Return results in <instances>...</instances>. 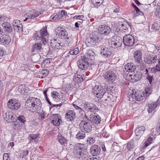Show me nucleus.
Returning a JSON list of instances; mask_svg holds the SVG:
<instances>
[{
  "label": "nucleus",
  "instance_id": "nucleus-1",
  "mask_svg": "<svg viewBox=\"0 0 160 160\" xmlns=\"http://www.w3.org/2000/svg\"><path fill=\"white\" fill-rule=\"evenodd\" d=\"M41 103L40 100L35 98H29L26 101L25 107L28 111H37L41 109Z\"/></svg>",
  "mask_w": 160,
  "mask_h": 160
},
{
  "label": "nucleus",
  "instance_id": "nucleus-2",
  "mask_svg": "<svg viewBox=\"0 0 160 160\" xmlns=\"http://www.w3.org/2000/svg\"><path fill=\"white\" fill-rule=\"evenodd\" d=\"M73 152L75 157L80 159H85L88 155V153L84 148L83 144L79 143L74 146Z\"/></svg>",
  "mask_w": 160,
  "mask_h": 160
},
{
  "label": "nucleus",
  "instance_id": "nucleus-3",
  "mask_svg": "<svg viewBox=\"0 0 160 160\" xmlns=\"http://www.w3.org/2000/svg\"><path fill=\"white\" fill-rule=\"evenodd\" d=\"M88 117L86 114L84 115V116L80 117L81 122L79 126L81 131L86 133H89L92 130V126L89 122L88 121Z\"/></svg>",
  "mask_w": 160,
  "mask_h": 160
},
{
  "label": "nucleus",
  "instance_id": "nucleus-4",
  "mask_svg": "<svg viewBox=\"0 0 160 160\" xmlns=\"http://www.w3.org/2000/svg\"><path fill=\"white\" fill-rule=\"evenodd\" d=\"M48 34L46 28H42L40 31L39 34L36 33L34 35V40L39 41H42L44 45L47 43L48 41Z\"/></svg>",
  "mask_w": 160,
  "mask_h": 160
},
{
  "label": "nucleus",
  "instance_id": "nucleus-5",
  "mask_svg": "<svg viewBox=\"0 0 160 160\" xmlns=\"http://www.w3.org/2000/svg\"><path fill=\"white\" fill-rule=\"evenodd\" d=\"M104 89L101 86H96L92 89V91L93 95L100 98H102L106 92L109 93L108 86H105Z\"/></svg>",
  "mask_w": 160,
  "mask_h": 160
},
{
  "label": "nucleus",
  "instance_id": "nucleus-6",
  "mask_svg": "<svg viewBox=\"0 0 160 160\" xmlns=\"http://www.w3.org/2000/svg\"><path fill=\"white\" fill-rule=\"evenodd\" d=\"M99 36L98 34H93L90 35L86 40V43L87 44V45L92 47L96 45L101 40V38H99Z\"/></svg>",
  "mask_w": 160,
  "mask_h": 160
},
{
  "label": "nucleus",
  "instance_id": "nucleus-7",
  "mask_svg": "<svg viewBox=\"0 0 160 160\" xmlns=\"http://www.w3.org/2000/svg\"><path fill=\"white\" fill-rule=\"evenodd\" d=\"M104 78L108 82H113L117 79V75L113 71L109 70L106 72L103 76Z\"/></svg>",
  "mask_w": 160,
  "mask_h": 160
},
{
  "label": "nucleus",
  "instance_id": "nucleus-8",
  "mask_svg": "<svg viewBox=\"0 0 160 160\" xmlns=\"http://www.w3.org/2000/svg\"><path fill=\"white\" fill-rule=\"evenodd\" d=\"M124 44L128 46H132L136 42L135 38L129 34L125 35L123 38Z\"/></svg>",
  "mask_w": 160,
  "mask_h": 160
},
{
  "label": "nucleus",
  "instance_id": "nucleus-9",
  "mask_svg": "<svg viewBox=\"0 0 160 160\" xmlns=\"http://www.w3.org/2000/svg\"><path fill=\"white\" fill-rule=\"evenodd\" d=\"M77 65L78 68L81 69L82 70L87 69L89 66L87 58H85V57L81 56L77 62Z\"/></svg>",
  "mask_w": 160,
  "mask_h": 160
},
{
  "label": "nucleus",
  "instance_id": "nucleus-10",
  "mask_svg": "<svg viewBox=\"0 0 160 160\" xmlns=\"http://www.w3.org/2000/svg\"><path fill=\"white\" fill-rule=\"evenodd\" d=\"M132 92H133L131 93L129 95L130 101H133L134 98L137 101H141L143 99L144 94L140 93L139 91H135L134 93V91Z\"/></svg>",
  "mask_w": 160,
  "mask_h": 160
},
{
  "label": "nucleus",
  "instance_id": "nucleus-11",
  "mask_svg": "<svg viewBox=\"0 0 160 160\" xmlns=\"http://www.w3.org/2000/svg\"><path fill=\"white\" fill-rule=\"evenodd\" d=\"M3 117L4 120L8 122H14L16 120V116L11 112H3Z\"/></svg>",
  "mask_w": 160,
  "mask_h": 160
},
{
  "label": "nucleus",
  "instance_id": "nucleus-12",
  "mask_svg": "<svg viewBox=\"0 0 160 160\" xmlns=\"http://www.w3.org/2000/svg\"><path fill=\"white\" fill-rule=\"evenodd\" d=\"M84 108L88 111V114L93 113L98 110V108L93 104L86 102L83 105Z\"/></svg>",
  "mask_w": 160,
  "mask_h": 160
},
{
  "label": "nucleus",
  "instance_id": "nucleus-13",
  "mask_svg": "<svg viewBox=\"0 0 160 160\" xmlns=\"http://www.w3.org/2000/svg\"><path fill=\"white\" fill-rule=\"evenodd\" d=\"M55 33L57 36L62 39L66 38L68 36L66 29L62 27H58L55 30Z\"/></svg>",
  "mask_w": 160,
  "mask_h": 160
},
{
  "label": "nucleus",
  "instance_id": "nucleus-14",
  "mask_svg": "<svg viewBox=\"0 0 160 160\" xmlns=\"http://www.w3.org/2000/svg\"><path fill=\"white\" fill-rule=\"evenodd\" d=\"M66 12L64 10H61L58 13L53 14L50 17V20L53 21L58 20L61 19L66 14Z\"/></svg>",
  "mask_w": 160,
  "mask_h": 160
},
{
  "label": "nucleus",
  "instance_id": "nucleus-15",
  "mask_svg": "<svg viewBox=\"0 0 160 160\" xmlns=\"http://www.w3.org/2000/svg\"><path fill=\"white\" fill-rule=\"evenodd\" d=\"M65 118L67 121L73 122L76 119V113L73 110H68L66 112Z\"/></svg>",
  "mask_w": 160,
  "mask_h": 160
},
{
  "label": "nucleus",
  "instance_id": "nucleus-16",
  "mask_svg": "<svg viewBox=\"0 0 160 160\" xmlns=\"http://www.w3.org/2000/svg\"><path fill=\"white\" fill-rule=\"evenodd\" d=\"M98 31L101 34L106 35L110 32L111 29L110 27L108 25H102L98 27Z\"/></svg>",
  "mask_w": 160,
  "mask_h": 160
},
{
  "label": "nucleus",
  "instance_id": "nucleus-17",
  "mask_svg": "<svg viewBox=\"0 0 160 160\" xmlns=\"http://www.w3.org/2000/svg\"><path fill=\"white\" fill-rule=\"evenodd\" d=\"M114 40L113 38L108 39V44L110 47L115 48L121 46L122 42V39H119V41Z\"/></svg>",
  "mask_w": 160,
  "mask_h": 160
},
{
  "label": "nucleus",
  "instance_id": "nucleus-18",
  "mask_svg": "<svg viewBox=\"0 0 160 160\" xmlns=\"http://www.w3.org/2000/svg\"><path fill=\"white\" fill-rule=\"evenodd\" d=\"M7 106L8 108L12 110H17L20 106V103L15 100H10L8 102Z\"/></svg>",
  "mask_w": 160,
  "mask_h": 160
},
{
  "label": "nucleus",
  "instance_id": "nucleus-19",
  "mask_svg": "<svg viewBox=\"0 0 160 160\" xmlns=\"http://www.w3.org/2000/svg\"><path fill=\"white\" fill-rule=\"evenodd\" d=\"M158 59L157 56L148 54L144 58V61L147 64H152L155 63Z\"/></svg>",
  "mask_w": 160,
  "mask_h": 160
},
{
  "label": "nucleus",
  "instance_id": "nucleus-20",
  "mask_svg": "<svg viewBox=\"0 0 160 160\" xmlns=\"http://www.w3.org/2000/svg\"><path fill=\"white\" fill-rule=\"evenodd\" d=\"M95 114V113L90 114L89 116H88V119H89L93 123L98 124L101 121V118L99 116Z\"/></svg>",
  "mask_w": 160,
  "mask_h": 160
},
{
  "label": "nucleus",
  "instance_id": "nucleus-21",
  "mask_svg": "<svg viewBox=\"0 0 160 160\" xmlns=\"http://www.w3.org/2000/svg\"><path fill=\"white\" fill-rule=\"evenodd\" d=\"M100 151V147L97 145H93L90 148V153L93 156H96L98 155Z\"/></svg>",
  "mask_w": 160,
  "mask_h": 160
},
{
  "label": "nucleus",
  "instance_id": "nucleus-22",
  "mask_svg": "<svg viewBox=\"0 0 160 160\" xmlns=\"http://www.w3.org/2000/svg\"><path fill=\"white\" fill-rule=\"evenodd\" d=\"M52 117L53 120H52V123L54 126H59L62 122L60 116L58 115L57 114H55L52 115Z\"/></svg>",
  "mask_w": 160,
  "mask_h": 160
},
{
  "label": "nucleus",
  "instance_id": "nucleus-23",
  "mask_svg": "<svg viewBox=\"0 0 160 160\" xmlns=\"http://www.w3.org/2000/svg\"><path fill=\"white\" fill-rule=\"evenodd\" d=\"M142 77V74L140 72H136L134 74H130L129 78L132 80V82H136L139 80Z\"/></svg>",
  "mask_w": 160,
  "mask_h": 160
},
{
  "label": "nucleus",
  "instance_id": "nucleus-24",
  "mask_svg": "<svg viewBox=\"0 0 160 160\" xmlns=\"http://www.w3.org/2000/svg\"><path fill=\"white\" fill-rule=\"evenodd\" d=\"M28 18L30 19H34L41 14V12H38L35 10H32L29 11L27 13Z\"/></svg>",
  "mask_w": 160,
  "mask_h": 160
},
{
  "label": "nucleus",
  "instance_id": "nucleus-25",
  "mask_svg": "<svg viewBox=\"0 0 160 160\" xmlns=\"http://www.w3.org/2000/svg\"><path fill=\"white\" fill-rule=\"evenodd\" d=\"M85 78V75L84 74L79 73L77 72L73 77V80L78 83H80L82 82Z\"/></svg>",
  "mask_w": 160,
  "mask_h": 160
},
{
  "label": "nucleus",
  "instance_id": "nucleus-26",
  "mask_svg": "<svg viewBox=\"0 0 160 160\" xmlns=\"http://www.w3.org/2000/svg\"><path fill=\"white\" fill-rule=\"evenodd\" d=\"M40 134L39 133L36 134H29L28 139L30 141V142H34L36 143L38 142L39 139L40 138Z\"/></svg>",
  "mask_w": 160,
  "mask_h": 160
},
{
  "label": "nucleus",
  "instance_id": "nucleus-27",
  "mask_svg": "<svg viewBox=\"0 0 160 160\" xmlns=\"http://www.w3.org/2000/svg\"><path fill=\"white\" fill-rule=\"evenodd\" d=\"M1 43L2 44H8L11 41V38L8 35L3 34L1 37Z\"/></svg>",
  "mask_w": 160,
  "mask_h": 160
},
{
  "label": "nucleus",
  "instance_id": "nucleus-28",
  "mask_svg": "<svg viewBox=\"0 0 160 160\" xmlns=\"http://www.w3.org/2000/svg\"><path fill=\"white\" fill-rule=\"evenodd\" d=\"M101 53L105 58L108 57L111 55L112 52L106 47H102L101 48Z\"/></svg>",
  "mask_w": 160,
  "mask_h": 160
},
{
  "label": "nucleus",
  "instance_id": "nucleus-29",
  "mask_svg": "<svg viewBox=\"0 0 160 160\" xmlns=\"http://www.w3.org/2000/svg\"><path fill=\"white\" fill-rule=\"evenodd\" d=\"M18 92L20 94L26 93L29 90V88L25 84H22L18 87Z\"/></svg>",
  "mask_w": 160,
  "mask_h": 160
},
{
  "label": "nucleus",
  "instance_id": "nucleus-30",
  "mask_svg": "<svg viewBox=\"0 0 160 160\" xmlns=\"http://www.w3.org/2000/svg\"><path fill=\"white\" fill-rule=\"evenodd\" d=\"M42 45L40 42H37L34 44L32 46L31 51L38 52L41 51L42 49Z\"/></svg>",
  "mask_w": 160,
  "mask_h": 160
},
{
  "label": "nucleus",
  "instance_id": "nucleus-31",
  "mask_svg": "<svg viewBox=\"0 0 160 160\" xmlns=\"http://www.w3.org/2000/svg\"><path fill=\"white\" fill-rule=\"evenodd\" d=\"M125 70L128 72H132L134 71L135 69V66L133 65V64L129 63L125 66Z\"/></svg>",
  "mask_w": 160,
  "mask_h": 160
},
{
  "label": "nucleus",
  "instance_id": "nucleus-32",
  "mask_svg": "<svg viewBox=\"0 0 160 160\" xmlns=\"http://www.w3.org/2000/svg\"><path fill=\"white\" fill-rule=\"evenodd\" d=\"M160 104V100H158L155 103H152L149 104L148 111L149 113H151L158 105Z\"/></svg>",
  "mask_w": 160,
  "mask_h": 160
},
{
  "label": "nucleus",
  "instance_id": "nucleus-33",
  "mask_svg": "<svg viewBox=\"0 0 160 160\" xmlns=\"http://www.w3.org/2000/svg\"><path fill=\"white\" fill-rule=\"evenodd\" d=\"M145 128L144 126H140L137 128L135 133L137 136H141L144 133Z\"/></svg>",
  "mask_w": 160,
  "mask_h": 160
},
{
  "label": "nucleus",
  "instance_id": "nucleus-34",
  "mask_svg": "<svg viewBox=\"0 0 160 160\" xmlns=\"http://www.w3.org/2000/svg\"><path fill=\"white\" fill-rule=\"evenodd\" d=\"M2 26L3 29L6 32H10L12 30L11 25L9 22H4L2 24Z\"/></svg>",
  "mask_w": 160,
  "mask_h": 160
},
{
  "label": "nucleus",
  "instance_id": "nucleus-35",
  "mask_svg": "<svg viewBox=\"0 0 160 160\" xmlns=\"http://www.w3.org/2000/svg\"><path fill=\"white\" fill-rule=\"evenodd\" d=\"M142 55V52L140 51H136L134 53V58L138 62H140L141 60Z\"/></svg>",
  "mask_w": 160,
  "mask_h": 160
},
{
  "label": "nucleus",
  "instance_id": "nucleus-36",
  "mask_svg": "<svg viewBox=\"0 0 160 160\" xmlns=\"http://www.w3.org/2000/svg\"><path fill=\"white\" fill-rule=\"evenodd\" d=\"M119 26L120 27V29L123 32H126L128 30V29L130 28V25L128 23H121Z\"/></svg>",
  "mask_w": 160,
  "mask_h": 160
},
{
  "label": "nucleus",
  "instance_id": "nucleus-37",
  "mask_svg": "<svg viewBox=\"0 0 160 160\" xmlns=\"http://www.w3.org/2000/svg\"><path fill=\"white\" fill-rule=\"evenodd\" d=\"M94 55V53L92 50H88L87 51L86 53L85 56L83 57H85V58H87V60H88L89 59H92L91 58H93Z\"/></svg>",
  "mask_w": 160,
  "mask_h": 160
},
{
  "label": "nucleus",
  "instance_id": "nucleus-38",
  "mask_svg": "<svg viewBox=\"0 0 160 160\" xmlns=\"http://www.w3.org/2000/svg\"><path fill=\"white\" fill-rule=\"evenodd\" d=\"M74 108L78 112L81 114V117H82L84 116V115L86 114L84 111V110L82 108H81L79 106L76 105L75 104L72 103V104Z\"/></svg>",
  "mask_w": 160,
  "mask_h": 160
},
{
  "label": "nucleus",
  "instance_id": "nucleus-39",
  "mask_svg": "<svg viewBox=\"0 0 160 160\" xmlns=\"http://www.w3.org/2000/svg\"><path fill=\"white\" fill-rule=\"evenodd\" d=\"M85 132H84L79 131L76 135V138L78 139H84L86 137Z\"/></svg>",
  "mask_w": 160,
  "mask_h": 160
},
{
  "label": "nucleus",
  "instance_id": "nucleus-40",
  "mask_svg": "<svg viewBox=\"0 0 160 160\" xmlns=\"http://www.w3.org/2000/svg\"><path fill=\"white\" fill-rule=\"evenodd\" d=\"M103 0H91L92 4L95 7L98 8L103 2Z\"/></svg>",
  "mask_w": 160,
  "mask_h": 160
},
{
  "label": "nucleus",
  "instance_id": "nucleus-41",
  "mask_svg": "<svg viewBox=\"0 0 160 160\" xmlns=\"http://www.w3.org/2000/svg\"><path fill=\"white\" fill-rule=\"evenodd\" d=\"M153 138L151 137H149L144 143L143 148H145L149 145L152 142Z\"/></svg>",
  "mask_w": 160,
  "mask_h": 160
},
{
  "label": "nucleus",
  "instance_id": "nucleus-42",
  "mask_svg": "<svg viewBox=\"0 0 160 160\" xmlns=\"http://www.w3.org/2000/svg\"><path fill=\"white\" fill-rule=\"evenodd\" d=\"M152 90L149 87L146 88L142 94H144V97L146 96L148 97L151 93Z\"/></svg>",
  "mask_w": 160,
  "mask_h": 160
},
{
  "label": "nucleus",
  "instance_id": "nucleus-43",
  "mask_svg": "<svg viewBox=\"0 0 160 160\" xmlns=\"http://www.w3.org/2000/svg\"><path fill=\"white\" fill-rule=\"evenodd\" d=\"M58 140L59 142L61 144H64L66 141V140L65 138L61 135H58Z\"/></svg>",
  "mask_w": 160,
  "mask_h": 160
},
{
  "label": "nucleus",
  "instance_id": "nucleus-44",
  "mask_svg": "<svg viewBox=\"0 0 160 160\" xmlns=\"http://www.w3.org/2000/svg\"><path fill=\"white\" fill-rule=\"evenodd\" d=\"M38 119L41 121H43L45 118V113L43 111L40 112H38Z\"/></svg>",
  "mask_w": 160,
  "mask_h": 160
},
{
  "label": "nucleus",
  "instance_id": "nucleus-45",
  "mask_svg": "<svg viewBox=\"0 0 160 160\" xmlns=\"http://www.w3.org/2000/svg\"><path fill=\"white\" fill-rule=\"evenodd\" d=\"M16 120L18 119V121L22 124H24L26 122V119L25 117L23 115H20L17 118Z\"/></svg>",
  "mask_w": 160,
  "mask_h": 160
},
{
  "label": "nucleus",
  "instance_id": "nucleus-46",
  "mask_svg": "<svg viewBox=\"0 0 160 160\" xmlns=\"http://www.w3.org/2000/svg\"><path fill=\"white\" fill-rule=\"evenodd\" d=\"M48 71L47 70H42L41 73V75H39V78H42L45 77L48 74Z\"/></svg>",
  "mask_w": 160,
  "mask_h": 160
},
{
  "label": "nucleus",
  "instance_id": "nucleus-47",
  "mask_svg": "<svg viewBox=\"0 0 160 160\" xmlns=\"http://www.w3.org/2000/svg\"><path fill=\"white\" fill-rule=\"evenodd\" d=\"M87 142L88 144L91 145L95 142V140L93 137H90L87 138Z\"/></svg>",
  "mask_w": 160,
  "mask_h": 160
},
{
  "label": "nucleus",
  "instance_id": "nucleus-48",
  "mask_svg": "<svg viewBox=\"0 0 160 160\" xmlns=\"http://www.w3.org/2000/svg\"><path fill=\"white\" fill-rule=\"evenodd\" d=\"M28 150H23L22 152L20 154V156L22 158H27L28 157Z\"/></svg>",
  "mask_w": 160,
  "mask_h": 160
},
{
  "label": "nucleus",
  "instance_id": "nucleus-49",
  "mask_svg": "<svg viewBox=\"0 0 160 160\" xmlns=\"http://www.w3.org/2000/svg\"><path fill=\"white\" fill-rule=\"evenodd\" d=\"M134 146L133 142L132 141L127 143V147L128 149L130 151L133 148Z\"/></svg>",
  "mask_w": 160,
  "mask_h": 160
},
{
  "label": "nucleus",
  "instance_id": "nucleus-50",
  "mask_svg": "<svg viewBox=\"0 0 160 160\" xmlns=\"http://www.w3.org/2000/svg\"><path fill=\"white\" fill-rule=\"evenodd\" d=\"M59 94L57 92H51V96L55 100H58L59 98Z\"/></svg>",
  "mask_w": 160,
  "mask_h": 160
},
{
  "label": "nucleus",
  "instance_id": "nucleus-51",
  "mask_svg": "<svg viewBox=\"0 0 160 160\" xmlns=\"http://www.w3.org/2000/svg\"><path fill=\"white\" fill-rule=\"evenodd\" d=\"M13 127L14 129L18 130L20 129L21 126L18 122H15L13 123Z\"/></svg>",
  "mask_w": 160,
  "mask_h": 160
},
{
  "label": "nucleus",
  "instance_id": "nucleus-52",
  "mask_svg": "<svg viewBox=\"0 0 160 160\" xmlns=\"http://www.w3.org/2000/svg\"><path fill=\"white\" fill-rule=\"evenodd\" d=\"M79 52V49L78 48H77L73 50H72L70 51L69 52V53L71 55H77Z\"/></svg>",
  "mask_w": 160,
  "mask_h": 160
},
{
  "label": "nucleus",
  "instance_id": "nucleus-53",
  "mask_svg": "<svg viewBox=\"0 0 160 160\" xmlns=\"http://www.w3.org/2000/svg\"><path fill=\"white\" fill-rule=\"evenodd\" d=\"M14 29L16 32L22 31V25L20 23L16 27H14Z\"/></svg>",
  "mask_w": 160,
  "mask_h": 160
},
{
  "label": "nucleus",
  "instance_id": "nucleus-54",
  "mask_svg": "<svg viewBox=\"0 0 160 160\" xmlns=\"http://www.w3.org/2000/svg\"><path fill=\"white\" fill-rule=\"evenodd\" d=\"M160 66L157 64L155 66L153 67L152 69V72H156L160 71Z\"/></svg>",
  "mask_w": 160,
  "mask_h": 160
},
{
  "label": "nucleus",
  "instance_id": "nucleus-55",
  "mask_svg": "<svg viewBox=\"0 0 160 160\" xmlns=\"http://www.w3.org/2000/svg\"><path fill=\"white\" fill-rule=\"evenodd\" d=\"M138 69L142 71L144 70V69L146 68L144 63H139V65H138Z\"/></svg>",
  "mask_w": 160,
  "mask_h": 160
},
{
  "label": "nucleus",
  "instance_id": "nucleus-56",
  "mask_svg": "<svg viewBox=\"0 0 160 160\" xmlns=\"http://www.w3.org/2000/svg\"><path fill=\"white\" fill-rule=\"evenodd\" d=\"M20 23V22L19 20L17 19L14 20L12 22V25L13 26L14 28V27H16Z\"/></svg>",
  "mask_w": 160,
  "mask_h": 160
},
{
  "label": "nucleus",
  "instance_id": "nucleus-57",
  "mask_svg": "<svg viewBox=\"0 0 160 160\" xmlns=\"http://www.w3.org/2000/svg\"><path fill=\"white\" fill-rule=\"evenodd\" d=\"M160 27L158 26V24H155L152 25L151 28L154 31H156L159 29Z\"/></svg>",
  "mask_w": 160,
  "mask_h": 160
},
{
  "label": "nucleus",
  "instance_id": "nucleus-58",
  "mask_svg": "<svg viewBox=\"0 0 160 160\" xmlns=\"http://www.w3.org/2000/svg\"><path fill=\"white\" fill-rule=\"evenodd\" d=\"M3 160H11L8 154L7 153L4 154Z\"/></svg>",
  "mask_w": 160,
  "mask_h": 160
},
{
  "label": "nucleus",
  "instance_id": "nucleus-59",
  "mask_svg": "<svg viewBox=\"0 0 160 160\" xmlns=\"http://www.w3.org/2000/svg\"><path fill=\"white\" fill-rule=\"evenodd\" d=\"M73 87L72 84H69L67 85L66 90L68 91L72 90L73 89Z\"/></svg>",
  "mask_w": 160,
  "mask_h": 160
},
{
  "label": "nucleus",
  "instance_id": "nucleus-60",
  "mask_svg": "<svg viewBox=\"0 0 160 160\" xmlns=\"http://www.w3.org/2000/svg\"><path fill=\"white\" fill-rule=\"evenodd\" d=\"M147 78L148 81L151 84L152 81V80L153 79V77L150 75H148V76L147 77Z\"/></svg>",
  "mask_w": 160,
  "mask_h": 160
},
{
  "label": "nucleus",
  "instance_id": "nucleus-61",
  "mask_svg": "<svg viewBox=\"0 0 160 160\" xmlns=\"http://www.w3.org/2000/svg\"><path fill=\"white\" fill-rule=\"evenodd\" d=\"M156 130L157 132H159L160 131V122L158 123L156 127Z\"/></svg>",
  "mask_w": 160,
  "mask_h": 160
},
{
  "label": "nucleus",
  "instance_id": "nucleus-62",
  "mask_svg": "<svg viewBox=\"0 0 160 160\" xmlns=\"http://www.w3.org/2000/svg\"><path fill=\"white\" fill-rule=\"evenodd\" d=\"M84 16L83 15H78V16H76L74 17V19H79V18H83Z\"/></svg>",
  "mask_w": 160,
  "mask_h": 160
},
{
  "label": "nucleus",
  "instance_id": "nucleus-63",
  "mask_svg": "<svg viewBox=\"0 0 160 160\" xmlns=\"http://www.w3.org/2000/svg\"><path fill=\"white\" fill-rule=\"evenodd\" d=\"M53 42L54 43H55V46L58 47L60 45V43H58V42H57V41L56 39H54Z\"/></svg>",
  "mask_w": 160,
  "mask_h": 160
},
{
  "label": "nucleus",
  "instance_id": "nucleus-64",
  "mask_svg": "<svg viewBox=\"0 0 160 160\" xmlns=\"http://www.w3.org/2000/svg\"><path fill=\"white\" fill-rule=\"evenodd\" d=\"M65 39H66V41L67 42L68 44H69L70 42V38L68 37V36L66 38H65Z\"/></svg>",
  "mask_w": 160,
  "mask_h": 160
}]
</instances>
